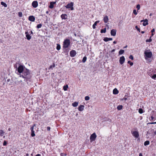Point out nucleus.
I'll return each instance as SVG.
<instances>
[{
	"label": "nucleus",
	"mask_w": 156,
	"mask_h": 156,
	"mask_svg": "<svg viewBox=\"0 0 156 156\" xmlns=\"http://www.w3.org/2000/svg\"><path fill=\"white\" fill-rule=\"evenodd\" d=\"M151 77L153 79L156 80V72L151 76Z\"/></svg>",
	"instance_id": "nucleus-27"
},
{
	"label": "nucleus",
	"mask_w": 156,
	"mask_h": 156,
	"mask_svg": "<svg viewBox=\"0 0 156 156\" xmlns=\"http://www.w3.org/2000/svg\"><path fill=\"white\" fill-rule=\"evenodd\" d=\"M85 98H89V97L88 96H86Z\"/></svg>",
	"instance_id": "nucleus-61"
},
{
	"label": "nucleus",
	"mask_w": 156,
	"mask_h": 156,
	"mask_svg": "<svg viewBox=\"0 0 156 156\" xmlns=\"http://www.w3.org/2000/svg\"><path fill=\"white\" fill-rule=\"evenodd\" d=\"M8 130L9 131H10L11 130V129L10 128H9V129H8Z\"/></svg>",
	"instance_id": "nucleus-57"
},
{
	"label": "nucleus",
	"mask_w": 156,
	"mask_h": 156,
	"mask_svg": "<svg viewBox=\"0 0 156 156\" xmlns=\"http://www.w3.org/2000/svg\"><path fill=\"white\" fill-rule=\"evenodd\" d=\"M115 51V49H113L112 50V51H111V52H113Z\"/></svg>",
	"instance_id": "nucleus-48"
},
{
	"label": "nucleus",
	"mask_w": 156,
	"mask_h": 156,
	"mask_svg": "<svg viewBox=\"0 0 156 156\" xmlns=\"http://www.w3.org/2000/svg\"><path fill=\"white\" fill-rule=\"evenodd\" d=\"M150 142L149 141H145L144 143V145L145 146H146L148 145L149 144Z\"/></svg>",
	"instance_id": "nucleus-32"
},
{
	"label": "nucleus",
	"mask_w": 156,
	"mask_h": 156,
	"mask_svg": "<svg viewBox=\"0 0 156 156\" xmlns=\"http://www.w3.org/2000/svg\"><path fill=\"white\" fill-rule=\"evenodd\" d=\"M116 30L115 29H112L111 31V35L115 36L116 34Z\"/></svg>",
	"instance_id": "nucleus-12"
},
{
	"label": "nucleus",
	"mask_w": 156,
	"mask_h": 156,
	"mask_svg": "<svg viewBox=\"0 0 156 156\" xmlns=\"http://www.w3.org/2000/svg\"><path fill=\"white\" fill-rule=\"evenodd\" d=\"M113 43L114 44H116V42L115 41H114L113 42Z\"/></svg>",
	"instance_id": "nucleus-53"
},
{
	"label": "nucleus",
	"mask_w": 156,
	"mask_h": 156,
	"mask_svg": "<svg viewBox=\"0 0 156 156\" xmlns=\"http://www.w3.org/2000/svg\"><path fill=\"white\" fill-rule=\"evenodd\" d=\"M135 28L136 29H137V30L138 31H139V32H140V29L137 26H135Z\"/></svg>",
	"instance_id": "nucleus-43"
},
{
	"label": "nucleus",
	"mask_w": 156,
	"mask_h": 156,
	"mask_svg": "<svg viewBox=\"0 0 156 156\" xmlns=\"http://www.w3.org/2000/svg\"><path fill=\"white\" fill-rule=\"evenodd\" d=\"M70 54L71 57H73L76 55V52L75 50H73L70 51Z\"/></svg>",
	"instance_id": "nucleus-11"
},
{
	"label": "nucleus",
	"mask_w": 156,
	"mask_h": 156,
	"mask_svg": "<svg viewBox=\"0 0 156 156\" xmlns=\"http://www.w3.org/2000/svg\"><path fill=\"white\" fill-rule=\"evenodd\" d=\"M125 58L124 56H122L120 58L119 62L121 65H122L125 62Z\"/></svg>",
	"instance_id": "nucleus-9"
},
{
	"label": "nucleus",
	"mask_w": 156,
	"mask_h": 156,
	"mask_svg": "<svg viewBox=\"0 0 156 156\" xmlns=\"http://www.w3.org/2000/svg\"><path fill=\"white\" fill-rule=\"evenodd\" d=\"M96 135L95 133L92 134L90 136V140L92 141H94L96 137Z\"/></svg>",
	"instance_id": "nucleus-10"
},
{
	"label": "nucleus",
	"mask_w": 156,
	"mask_h": 156,
	"mask_svg": "<svg viewBox=\"0 0 156 156\" xmlns=\"http://www.w3.org/2000/svg\"><path fill=\"white\" fill-rule=\"evenodd\" d=\"M154 35V34H153V33H152V34H151V36H152Z\"/></svg>",
	"instance_id": "nucleus-58"
},
{
	"label": "nucleus",
	"mask_w": 156,
	"mask_h": 156,
	"mask_svg": "<svg viewBox=\"0 0 156 156\" xmlns=\"http://www.w3.org/2000/svg\"><path fill=\"white\" fill-rule=\"evenodd\" d=\"M123 106L122 105H119L117 107V109L118 110H120L122 109Z\"/></svg>",
	"instance_id": "nucleus-24"
},
{
	"label": "nucleus",
	"mask_w": 156,
	"mask_h": 156,
	"mask_svg": "<svg viewBox=\"0 0 156 156\" xmlns=\"http://www.w3.org/2000/svg\"><path fill=\"white\" fill-rule=\"evenodd\" d=\"M70 44V40L69 39H66L63 42V47L65 48H67Z\"/></svg>",
	"instance_id": "nucleus-3"
},
{
	"label": "nucleus",
	"mask_w": 156,
	"mask_h": 156,
	"mask_svg": "<svg viewBox=\"0 0 156 156\" xmlns=\"http://www.w3.org/2000/svg\"><path fill=\"white\" fill-rule=\"evenodd\" d=\"M151 123V124H156V122H152V123Z\"/></svg>",
	"instance_id": "nucleus-54"
},
{
	"label": "nucleus",
	"mask_w": 156,
	"mask_h": 156,
	"mask_svg": "<svg viewBox=\"0 0 156 156\" xmlns=\"http://www.w3.org/2000/svg\"><path fill=\"white\" fill-rule=\"evenodd\" d=\"M25 69H24L23 66L22 65L20 66L18 68V71L20 73L23 72V71Z\"/></svg>",
	"instance_id": "nucleus-7"
},
{
	"label": "nucleus",
	"mask_w": 156,
	"mask_h": 156,
	"mask_svg": "<svg viewBox=\"0 0 156 156\" xmlns=\"http://www.w3.org/2000/svg\"><path fill=\"white\" fill-rule=\"evenodd\" d=\"M144 21L143 22V25L145 26H146L147 25H148V20L147 19H146L145 20H144Z\"/></svg>",
	"instance_id": "nucleus-16"
},
{
	"label": "nucleus",
	"mask_w": 156,
	"mask_h": 156,
	"mask_svg": "<svg viewBox=\"0 0 156 156\" xmlns=\"http://www.w3.org/2000/svg\"><path fill=\"white\" fill-rule=\"evenodd\" d=\"M156 72V69H151L149 70L148 72L147 73L151 77V76L153 75L154 73H155Z\"/></svg>",
	"instance_id": "nucleus-4"
},
{
	"label": "nucleus",
	"mask_w": 156,
	"mask_h": 156,
	"mask_svg": "<svg viewBox=\"0 0 156 156\" xmlns=\"http://www.w3.org/2000/svg\"><path fill=\"white\" fill-rule=\"evenodd\" d=\"M84 106L83 105H80L78 107V110L80 111H82L84 109Z\"/></svg>",
	"instance_id": "nucleus-17"
},
{
	"label": "nucleus",
	"mask_w": 156,
	"mask_h": 156,
	"mask_svg": "<svg viewBox=\"0 0 156 156\" xmlns=\"http://www.w3.org/2000/svg\"><path fill=\"white\" fill-rule=\"evenodd\" d=\"M139 156H143L142 155V154L141 153H140L139 154Z\"/></svg>",
	"instance_id": "nucleus-51"
},
{
	"label": "nucleus",
	"mask_w": 156,
	"mask_h": 156,
	"mask_svg": "<svg viewBox=\"0 0 156 156\" xmlns=\"http://www.w3.org/2000/svg\"><path fill=\"white\" fill-rule=\"evenodd\" d=\"M18 16L20 17H22V13L21 12H19L18 13Z\"/></svg>",
	"instance_id": "nucleus-39"
},
{
	"label": "nucleus",
	"mask_w": 156,
	"mask_h": 156,
	"mask_svg": "<svg viewBox=\"0 0 156 156\" xmlns=\"http://www.w3.org/2000/svg\"><path fill=\"white\" fill-rule=\"evenodd\" d=\"M113 94H117L119 93V91L116 88H115L113 90Z\"/></svg>",
	"instance_id": "nucleus-21"
},
{
	"label": "nucleus",
	"mask_w": 156,
	"mask_h": 156,
	"mask_svg": "<svg viewBox=\"0 0 156 156\" xmlns=\"http://www.w3.org/2000/svg\"><path fill=\"white\" fill-rule=\"evenodd\" d=\"M68 87V86L67 85H66L63 87V89L65 91L67 90V88Z\"/></svg>",
	"instance_id": "nucleus-30"
},
{
	"label": "nucleus",
	"mask_w": 156,
	"mask_h": 156,
	"mask_svg": "<svg viewBox=\"0 0 156 156\" xmlns=\"http://www.w3.org/2000/svg\"><path fill=\"white\" fill-rule=\"evenodd\" d=\"M26 37H27V39L29 40H30L31 38V36H30V35L29 34H27V35H26Z\"/></svg>",
	"instance_id": "nucleus-26"
},
{
	"label": "nucleus",
	"mask_w": 156,
	"mask_h": 156,
	"mask_svg": "<svg viewBox=\"0 0 156 156\" xmlns=\"http://www.w3.org/2000/svg\"><path fill=\"white\" fill-rule=\"evenodd\" d=\"M78 103L77 102H75L72 104V106L74 107H76L78 105Z\"/></svg>",
	"instance_id": "nucleus-22"
},
{
	"label": "nucleus",
	"mask_w": 156,
	"mask_h": 156,
	"mask_svg": "<svg viewBox=\"0 0 156 156\" xmlns=\"http://www.w3.org/2000/svg\"><path fill=\"white\" fill-rule=\"evenodd\" d=\"M136 8L137 9V12L138 10L140 9V5L139 4H138L136 5Z\"/></svg>",
	"instance_id": "nucleus-35"
},
{
	"label": "nucleus",
	"mask_w": 156,
	"mask_h": 156,
	"mask_svg": "<svg viewBox=\"0 0 156 156\" xmlns=\"http://www.w3.org/2000/svg\"><path fill=\"white\" fill-rule=\"evenodd\" d=\"M106 32V28H105L103 29H101V33H105Z\"/></svg>",
	"instance_id": "nucleus-28"
},
{
	"label": "nucleus",
	"mask_w": 156,
	"mask_h": 156,
	"mask_svg": "<svg viewBox=\"0 0 156 156\" xmlns=\"http://www.w3.org/2000/svg\"><path fill=\"white\" fill-rule=\"evenodd\" d=\"M151 118L152 119H153L154 118L153 116H151Z\"/></svg>",
	"instance_id": "nucleus-60"
},
{
	"label": "nucleus",
	"mask_w": 156,
	"mask_h": 156,
	"mask_svg": "<svg viewBox=\"0 0 156 156\" xmlns=\"http://www.w3.org/2000/svg\"><path fill=\"white\" fill-rule=\"evenodd\" d=\"M144 20H141L140 21V22H141V23H142V22H144Z\"/></svg>",
	"instance_id": "nucleus-52"
},
{
	"label": "nucleus",
	"mask_w": 156,
	"mask_h": 156,
	"mask_svg": "<svg viewBox=\"0 0 156 156\" xmlns=\"http://www.w3.org/2000/svg\"><path fill=\"white\" fill-rule=\"evenodd\" d=\"M42 27V24H39L37 25V28H41Z\"/></svg>",
	"instance_id": "nucleus-37"
},
{
	"label": "nucleus",
	"mask_w": 156,
	"mask_h": 156,
	"mask_svg": "<svg viewBox=\"0 0 156 156\" xmlns=\"http://www.w3.org/2000/svg\"><path fill=\"white\" fill-rule=\"evenodd\" d=\"M30 32L31 34H32L33 33V32L32 31H31Z\"/></svg>",
	"instance_id": "nucleus-62"
},
{
	"label": "nucleus",
	"mask_w": 156,
	"mask_h": 156,
	"mask_svg": "<svg viewBox=\"0 0 156 156\" xmlns=\"http://www.w3.org/2000/svg\"><path fill=\"white\" fill-rule=\"evenodd\" d=\"M124 50H121L119 51V55H122L124 53Z\"/></svg>",
	"instance_id": "nucleus-29"
},
{
	"label": "nucleus",
	"mask_w": 156,
	"mask_h": 156,
	"mask_svg": "<svg viewBox=\"0 0 156 156\" xmlns=\"http://www.w3.org/2000/svg\"><path fill=\"white\" fill-rule=\"evenodd\" d=\"M4 132L2 129L0 130V136H2L4 135Z\"/></svg>",
	"instance_id": "nucleus-25"
},
{
	"label": "nucleus",
	"mask_w": 156,
	"mask_h": 156,
	"mask_svg": "<svg viewBox=\"0 0 156 156\" xmlns=\"http://www.w3.org/2000/svg\"><path fill=\"white\" fill-rule=\"evenodd\" d=\"M87 57L86 56H84L82 62L83 63L85 62L87 60Z\"/></svg>",
	"instance_id": "nucleus-33"
},
{
	"label": "nucleus",
	"mask_w": 156,
	"mask_h": 156,
	"mask_svg": "<svg viewBox=\"0 0 156 156\" xmlns=\"http://www.w3.org/2000/svg\"><path fill=\"white\" fill-rule=\"evenodd\" d=\"M133 12L135 15H136L137 14V12H136V10L135 9H134L133 10Z\"/></svg>",
	"instance_id": "nucleus-42"
},
{
	"label": "nucleus",
	"mask_w": 156,
	"mask_h": 156,
	"mask_svg": "<svg viewBox=\"0 0 156 156\" xmlns=\"http://www.w3.org/2000/svg\"><path fill=\"white\" fill-rule=\"evenodd\" d=\"M36 126L35 124H34L33 126L32 127L30 128V130L31 131V136L32 137H34L35 136V134L34 133V127Z\"/></svg>",
	"instance_id": "nucleus-8"
},
{
	"label": "nucleus",
	"mask_w": 156,
	"mask_h": 156,
	"mask_svg": "<svg viewBox=\"0 0 156 156\" xmlns=\"http://www.w3.org/2000/svg\"><path fill=\"white\" fill-rule=\"evenodd\" d=\"M104 21L105 23H107L108 20V18L107 16H105L104 18Z\"/></svg>",
	"instance_id": "nucleus-18"
},
{
	"label": "nucleus",
	"mask_w": 156,
	"mask_h": 156,
	"mask_svg": "<svg viewBox=\"0 0 156 156\" xmlns=\"http://www.w3.org/2000/svg\"><path fill=\"white\" fill-rule=\"evenodd\" d=\"M127 47V45H126L123 48H126Z\"/></svg>",
	"instance_id": "nucleus-56"
},
{
	"label": "nucleus",
	"mask_w": 156,
	"mask_h": 156,
	"mask_svg": "<svg viewBox=\"0 0 156 156\" xmlns=\"http://www.w3.org/2000/svg\"><path fill=\"white\" fill-rule=\"evenodd\" d=\"M151 15H152L151 13V14H150V16H151Z\"/></svg>",
	"instance_id": "nucleus-63"
},
{
	"label": "nucleus",
	"mask_w": 156,
	"mask_h": 156,
	"mask_svg": "<svg viewBox=\"0 0 156 156\" xmlns=\"http://www.w3.org/2000/svg\"><path fill=\"white\" fill-rule=\"evenodd\" d=\"M6 144H7V142L5 140L4 142V143L3 144V145L4 146H5L6 145Z\"/></svg>",
	"instance_id": "nucleus-45"
},
{
	"label": "nucleus",
	"mask_w": 156,
	"mask_h": 156,
	"mask_svg": "<svg viewBox=\"0 0 156 156\" xmlns=\"http://www.w3.org/2000/svg\"><path fill=\"white\" fill-rule=\"evenodd\" d=\"M85 98V100L86 101H88L89 99L90 98Z\"/></svg>",
	"instance_id": "nucleus-49"
},
{
	"label": "nucleus",
	"mask_w": 156,
	"mask_h": 156,
	"mask_svg": "<svg viewBox=\"0 0 156 156\" xmlns=\"http://www.w3.org/2000/svg\"><path fill=\"white\" fill-rule=\"evenodd\" d=\"M141 33L142 34H144V31H142L141 32Z\"/></svg>",
	"instance_id": "nucleus-55"
},
{
	"label": "nucleus",
	"mask_w": 156,
	"mask_h": 156,
	"mask_svg": "<svg viewBox=\"0 0 156 156\" xmlns=\"http://www.w3.org/2000/svg\"><path fill=\"white\" fill-rule=\"evenodd\" d=\"M144 54L146 59H147V58H151L152 57V53L151 51L148 52L147 50H146L144 51Z\"/></svg>",
	"instance_id": "nucleus-2"
},
{
	"label": "nucleus",
	"mask_w": 156,
	"mask_h": 156,
	"mask_svg": "<svg viewBox=\"0 0 156 156\" xmlns=\"http://www.w3.org/2000/svg\"><path fill=\"white\" fill-rule=\"evenodd\" d=\"M139 113L141 114L143 113V111L142 109L140 108L139 110Z\"/></svg>",
	"instance_id": "nucleus-40"
},
{
	"label": "nucleus",
	"mask_w": 156,
	"mask_h": 156,
	"mask_svg": "<svg viewBox=\"0 0 156 156\" xmlns=\"http://www.w3.org/2000/svg\"><path fill=\"white\" fill-rule=\"evenodd\" d=\"M35 20V18L33 16H30L29 17V20L30 21L34 22Z\"/></svg>",
	"instance_id": "nucleus-15"
},
{
	"label": "nucleus",
	"mask_w": 156,
	"mask_h": 156,
	"mask_svg": "<svg viewBox=\"0 0 156 156\" xmlns=\"http://www.w3.org/2000/svg\"><path fill=\"white\" fill-rule=\"evenodd\" d=\"M67 16L66 14H62L61 16V17L62 19H66L67 18Z\"/></svg>",
	"instance_id": "nucleus-20"
},
{
	"label": "nucleus",
	"mask_w": 156,
	"mask_h": 156,
	"mask_svg": "<svg viewBox=\"0 0 156 156\" xmlns=\"http://www.w3.org/2000/svg\"><path fill=\"white\" fill-rule=\"evenodd\" d=\"M31 156H33V154H31Z\"/></svg>",
	"instance_id": "nucleus-64"
},
{
	"label": "nucleus",
	"mask_w": 156,
	"mask_h": 156,
	"mask_svg": "<svg viewBox=\"0 0 156 156\" xmlns=\"http://www.w3.org/2000/svg\"><path fill=\"white\" fill-rule=\"evenodd\" d=\"M55 66V64L54 63H53L52 65H51L49 67V69L52 68H54Z\"/></svg>",
	"instance_id": "nucleus-36"
},
{
	"label": "nucleus",
	"mask_w": 156,
	"mask_h": 156,
	"mask_svg": "<svg viewBox=\"0 0 156 156\" xmlns=\"http://www.w3.org/2000/svg\"><path fill=\"white\" fill-rule=\"evenodd\" d=\"M20 77H22L23 78H26L27 79H29L31 77V75H30L29 70L27 69H26L23 71L22 74L20 75Z\"/></svg>",
	"instance_id": "nucleus-1"
},
{
	"label": "nucleus",
	"mask_w": 156,
	"mask_h": 156,
	"mask_svg": "<svg viewBox=\"0 0 156 156\" xmlns=\"http://www.w3.org/2000/svg\"><path fill=\"white\" fill-rule=\"evenodd\" d=\"M103 40L104 41L107 42L109 41L112 40V38H108V37H106L104 38Z\"/></svg>",
	"instance_id": "nucleus-19"
},
{
	"label": "nucleus",
	"mask_w": 156,
	"mask_h": 156,
	"mask_svg": "<svg viewBox=\"0 0 156 156\" xmlns=\"http://www.w3.org/2000/svg\"><path fill=\"white\" fill-rule=\"evenodd\" d=\"M26 155L27 156H29V154H26Z\"/></svg>",
	"instance_id": "nucleus-59"
},
{
	"label": "nucleus",
	"mask_w": 156,
	"mask_h": 156,
	"mask_svg": "<svg viewBox=\"0 0 156 156\" xmlns=\"http://www.w3.org/2000/svg\"><path fill=\"white\" fill-rule=\"evenodd\" d=\"M99 21H96L94 23V24L93 25V28L94 29L96 28V27H95L96 26L97 23H99Z\"/></svg>",
	"instance_id": "nucleus-23"
},
{
	"label": "nucleus",
	"mask_w": 156,
	"mask_h": 156,
	"mask_svg": "<svg viewBox=\"0 0 156 156\" xmlns=\"http://www.w3.org/2000/svg\"><path fill=\"white\" fill-rule=\"evenodd\" d=\"M1 4L4 6L5 7H7V5L4 2H1Z\"/></svg>",
	"instance_id": "nucleus-31"
},
{
	"label": "nucleus",
	"mask_w": 156,
	"mask_h": 156,
	"mask_svg": "<svg viewBox=\"0 0 156 156\" xmlns=\"http://www.w3.org/2000/svg\"><path fill=\"white\" fill-rule=\"evenodd\" d=\"M131 133L133 136L135 138H137L139 136V134L138 132L137 131H131Z\"/></svg>",
	"instance_id": "nucleus-6"
},
{
	"label": "nucleus",
	"mask_w": 156,
	"mask_h": 156,
	"mask_svg": "<svg viewBox=\"0 0 156 156\" xmlns=\"http://www.w3.org/2000/svg\"><path fill=\"white\" fill-rule=\"evenodd\" d=\"M32 5L34 8H36L38 6V3L37 1H34L32 3Z\"/></svg>",
	"instance_id": "nucleus-13"
},
{
	"label": "nucleus",
	"mask_w": 156,
	"mask_h": 156,
	"mask_svg": "<svg viewBox=\"0 0 156 156\" xmlns=\"http://www.w3.org/2000/svg\"><path fill=\"white\" fill-rule=\"evenodd\" d=\"M128 63L130 64L131 66H132L133 65V63L132 62H131L130 61H128Z\"/></svg>",
	"instance_id": "nucleus-41"
},
{
	"label": "nucleus",
	"mask_w": 156,
	"mask_h": 156,
	"mask_svg": "<svg viewBox=\"0 0 156 156\" xmlns=\"http://www.w3.org/2000/svg\"><path fill=\"white\" fill-rule=\"evenodd\" d=\"M60 46L59 44H57L56 49L58 50H59L60 49Z\"/></svg>",
	"instance_id": "nucleus-34"
},
{
	"label": "nucleus",
	"mask_w": 156,
	"mask_h": 156,
	"mask_svg": "<svg viewBox=\"0 0 156 156\" xmlns=\"http://www.w3.org/2000/svg\"><path fill=\"white\" fill-rule=\"evenodd\" d=\"M155 31V30L154 29H153L152 30H151V32L153 33V32H154Z\"/></svg>",
	"instance_id": "nucleus-47"
},
{
	"label": "nucleus",
	"mask_w": 156,
	"mask_h": 156,
	"mask_svg": "<svg viewBox=\"0 0 156 156\" xmlns=\"http://www.w3.org/2000/svg\"><path fill=\"white\" fill-rule=\"evenodd\" d=\"M73 2H71L70 3L66 5L65 6V7L67 9H70L71 10H73L74 9L73 7Z\"/></svg>",
	"instance_id": "nucleus-5"
},
{
	"label": "nucleus",
	"mask_w": 156,
	"mask_h": 156,
	"mask_svg": "<svg viewBox=\"0 0 156 156\" xmlns=\"http://www.w3.org/2000/svg\"><path fill=\"white\" fill-rule=\"evenodd\" d=\"M129 58L130 59H131V60H133V57L132 55H130L129 57Z\"/></svg>",
	"instance_id": "nucleus-44"
},
{
	"label": "nucleus",
	"mask_w": 156,
	"mask_h": 156,
	"mask_svg": "<svg viewBox=\"0 0 156 156\" xmlns=\"http://www.w3.org/2000/svg\"><path fill=\"white\" fill-rule=\"evenodd\" d=\"M25 34L26 35H27V34H28V32H27H27H25Z\"/></svg>",
	"instance_id": "nucleus-50"
},
{
	"label": "nucleus",
	"mask_w": 156,
	"mask_h": 156,
	"mask_svg": "<svg viewBox=\"0 0 156 156\" xmlns=\"http://www.w3.org/2000/svg\"><path fill=\"white\" fill-rule=\"evenodd\" d=\"M50 129H51V128H50V127H47V130H48V131H49V130H50Z\"/></svg>",
	"instance_id": "nucleus-46"
},
{
	"label": "nucleus",
	"mask_w": 156,
	"mask_h": 156,
	"mask_svg": "<svg viewBox=\"0 0 156 156\" xmlns=\"http://www.w3.org/2000/svg\"><path fill=\"white\" fill-rule=\"evenodd\" d=\"M55 3H56V2H50V5L49 6V7L50 9L53 8L54 7V5L55 4Z\"/></svg>",
	"instance_id": "nucleus-14"
},
{
	"label": "nucleus",
	"mask_w": 156,
	"mask_h": 156,
	"mask_svg": "<svg viewBox=\"0 0 156 156\" xmlns=\"http://www.w3.org/2000/svg\"><path fill=\"white\" fill-rule=\"evenodd\" d=\"M151 37L149 39H147V40H146V42H151V41H152V39H151Z\"/></svg>",
	"instance_id": "nucleus-38"
}]
</instances>
